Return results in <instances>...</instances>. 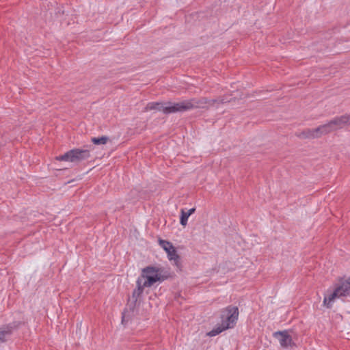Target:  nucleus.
Masks as SVG:
<instances>
[{"label":"nucleus","instance_id":"1","mask_svg":"<svg viewBox=\"0 0 350 350\" xmlns=\"http://www.w3.org/2000/svg\"><path fill=\"white\" fill-rule=\"evenodd\" d=\"M141 277L145 280L144 286H152L156 282H162L173 277V274L164 268H159L154 266H147L142 269Z\"/></svg>","mask_w":350,"mask_h":350},{"label":"nucleus","instance_id":"2","mask_svg":"<svg viewBox=\"0 0 350 350\" xmlns=\"http://www.w3.org/2000/svg\"><path fill=\"white\" fill-rule=\"evenodd\" d=\"M334 290L327 295H325L323 305L327 308L332 307V302L340 297H350V276L347 279L340 278Z\"/></svg>","mask_w":350,"mask_h":350},{"label":"nucleus","instance_id":"3","mask_svg":"<svg viewBox=\"0 0 350 350\" xmlns=\"http://www.w3.org/2000/svg\"><path fill=\"white\" fill-rule=\"evenodd\" d=\"M90 156L91 155L89 150L73 148L67 151L64 154L57 156L55 159L59 161L79 163L82 161L88 159Z\"/></svg>","mask_w":350,"mask_h":350},{"label":"nucleus","instance_id":"4","mask_svg":"<svg viewBox=\"0 0 350 350\" xmlns=\"http://www.w3.org/2000/svg\"><path fill=\"white\" fill-rule=\"evenodd\" d=\"M239 308L237 306L229 305L220 311V319L224 324H228L230 328H233L239 318Z\"/></svg>","mask_w":350,"mask_h":350},{"label":"nucleus","instance_id":"5","mask_svg":"<svg viewBox=\"0 0 350 350\" xmlns=\"http://www.w3.org/2000/svg\"><path fill=\"white\" fill-rule=\"evenodd\" d=\"M206 105H207V98H193L178 102V112H185L197 108L208 109Z\"/></svg>","mask_w":350,"mask_h":350},{"label":"nucleus","instance_id":"6","mask_svg":"<svg viewBox=\"0 0 350 350\" xmlns=\"http://www.w3.org/2000/svg\"><path fill=\"white\" fill-rule=\"evenodd\" d=\"M146 110H153L156 109L159 111H162L164 114H170L174 113H178V103L173 102H164V103H159V102H152L148 103L146 107Z\"/></svg>","mask_w":350,"mask_h":350},{"label":"nucleus","instance_id":"7","mask_svg":"<svg viewBox=\"0 0 350 350\" xmlns=\"http://www.w3.org/2000/svg\"><path fill=\"white\" fill-rule=\"evenodd\" d=\"M289 332H292V330L284 329L273 333V338L279 340L280 346L284 349H294L297 347L296 343L293 341L292 336L289 334Z\"/></svg>","mask_w":350,"mask_h":350},{"label":"nucleus","instance_id":"8","mask_svg":"<svg viewBox=\"0 0 350 350\" xmlns=\"http://www.w3.org/2000/svg\"><path fill=\"white\" fill-rule=\"evenodd\" d=\"M140 304L141 301H137L136 299L131 300V297H129L126 308L124 309V311L127 312V321L131 320L133 317L138 313V308Z\"/></svg>","mask_w":350,"mask_h":350},{"label":"nucleus","instance_id":"9","mask_svg":"<svg viewBox=\"0 0 350 350\" xmlns=\"http://www.w3.org/2000/svg\"><path fill=\"white\" fill-rule=\"evenodd\" d=\"M330 123L332 126L334 131L342 129L346 125H350V115L345 114L340 116H337L331 120Z\"/></svg>","mask_w":350,"mask_h":350},{"label":"nucleus","instance_id":"10","mask_svg":"<svg viewBox=\"0 0 350 350\" xmlns=\"http://www.w3.org/2000/svg\"><path fill=\"white\" fill-rule=\"evenodd\" d=\"M143 278L141 277V275L137 278V281H136V285H137V288H135L132 293V295H131V299H136L137 301H141L140 300V297L142 296L143 292H144V288L145 287H150L151 286H144L145 285V282L142 284V279Z\"/></svg>","mask_w":350,"mask_h":350},{"label":"nucleus","instance_id":"11","mask_svg":"<svg viewBox=\"0 0 350 350\" xmlns=\"http://www.w3.org/2000/svg\"><path fill=\"white\" fill-rule=\"evenodd\" d=\"M22 324L23 323L21 321H13L7 325H3L0 328L3 330L6 336H10L14 330L18 329Z\"/></svg>","mask_w":350,"mask_h":350},{"label":"nucleus","instance_id":"12","mask_svg":"<svg viewBox=\"0 0 350 350\" xmlns=\"http://www.w3.org/2000/svg\"><path fill=\"white\" fill-rule=\"evenodd\" d=\"M297 136L301 139L319 138L318 133L316 132V129H306L297 134Z\"/></svg>","mask_w":350,"mask_h":350},{"label":"nucleus","instance_id":"13","mask_svg":"<svg viewBox=\"0 0 350 350\" xmlns=\"http://www.w3.org/2000/svg\"><path fill=\"white\" fill-rule=\"evenodd\" d=\"M332 131H334V129L329 121L327 123L320 125L316 128V132L318 133L319 138L323 135L329 134Z\"/></svg>","mask_w":350,"mask_h":350},{"label":"nucleus","instance_id":"14","mask_svg":"<svg viewBox=\"0 0 350 350\" xmlns=\"http://www.w3.org/2000/svg\"><path fill=\"white\" fill-rule=\"evenodd\" d=\"M228 329H230V326H229L228 324H224L221 322V325H219L208 332L207 335L210 337L215 336Z\"/></svg>","mask_w":350,"mask_h":350},{"label":"nucleus","instance_id":"15","mask_svg":"<svg viewBox=\"0 0 350 350\" xmlns=\"http://www.w3.org/2000/svg\"><path fill=\"white\" fill-rule=\"evenodd\" d=\"M159 244L166 253H167L170 250L172 249L173 247H174L170 241L163 240L161 238L159 239Z\"/></svg>","mask_w":350,"mask_h":350},{"label":"nucleus","instance_id":"16","mask_svg":"<svg viewBox=\"0 0 350 350\" xmlns=\"http://www.w3.org/2000/svg\"><path fill=\"white\" fill-rule=\"evenodd\" d=\"M109 141V137L105 135L98 137H92L91 139V142L94 145H100V144H106Z\"/></svg>","mask_w":350,"mask_h":350},{"label":"nucleus","instance_id":"17","mask_svg":"<svg viewBox=\"0 0 350 350\" xmlns=\"http://www.w3.org/2000/svg\"><path fill=\"white\" fill-rule=\"evenodd\" d=\"M168 259L172 260H178L180 259V256L177 254V250L175 247H173L172 250H170L167 253Z\"/></svg>","mask_w":350,"mask_h":350},{"label":"nucleus","instance_id":"18","mask_svg":"<svg viewBox=\"0 0 350 350\" xmlns=\"http://www.w3.org/2000/svg\"><path fill=\"white\" fill-rule=\"evenodd\" d=\"M190 215L187 214L184 209H181L180 211V224L185 226L187 224L188 218Z\"/></svg>","mask_w":350,"mask_h":350},{"label":"nucleus","instance_id":"19","mask_svg":"<svg viewBox=\"0 0 350 350\" xmlns=\"http://www.w3.org/2000/svg\"><path fill=\"white\" fill-rule=\"evenodd\" d=\"M127 319H128L127 312H126L125 311H123L122 313V323L123 325H126L128 323Z\"/></svg>","mask_w":350,"mask_h":350},{"label":"nucleus","instance_id":"20","mask_svg":"<svg viewBox=\"0 0 350 350\" xmlns=\"http://www.w3.org/2000/svg\"><path fill=\"white\" fill-rule=\"evenodd\" d=\"M215 100H217L216 103L218 104H224L229 102V100H226L224 97H219L217 98H215Z\"/></svg>","mask_w":350,"mask_h":350},{"label":"nucleus","instance_id":"21","mask_svg":"<svg viewBox=\"0 0 350 350\" xmlns=\"http://www.w3.org/2000/svg\"><path fill=\"white\" fill-rule=\"evenodd\" d=\"M7 336L4 334L3 330L0 328V342H5Z\"/></svg>","mask_w":350,"mask_h":350},{"label":"nucleus","instance_id":"22","mask_svg":"<svg viewBox=\"0 0 350 350\" xmlns=\"http://www.w3.org/2000/svg\"><path fill=\"white\" fill-rule=\"evenodd\" d=\"M180 260L181 258L178 259V260H173L174 262V265H176L177 268L179 269L180 270L181 269L182 267V263Z\"/></svg>","mask_w":350,"mask_h":350},{"label":"nucleus","instance_id":"23","mask_svg":"<svg viewBox=\"0 0 350 350\" xmlns=\"http://www.w3.org/2000/svg\"><path fill=\"white\" fill-rule=\"evenodd\" d=\"M217 103L215 98L214 99H208L207 98V105L210 106H213Z\"/></svg>","mask_w":350,"mask_h":350},{"label":"nucleus","instance_id":"24","mask_svg":"<svg viewBox=\"0 0 350 350\" xmlns=\"http://www.w3.org/2000/svg\"><path fill=\"white\" fill-rule=\"evenodd\" d=\"M196 211V208H191L190 209H189L187 211H186L188 215H192L193 213H194Z\"/></svg>","mask_w":350,"mask_h":350}]
</instances>
